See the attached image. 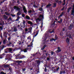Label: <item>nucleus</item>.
<instances>
[{
  "label": "nucleus",
  "instance_id": "f257e3e1",
  "mask_svg": "<svg viewBox=\"0 0 74 74\" xmlns=\"http://www.w3.org/2000/svg\"><path fill=\"white\" fill-rule=\"evenodd\" d=\"M12 51V50L11 48H8L5 50V53H7L8 52V51L11 52Z\"/></svg>",
  "mask_w": 74,
  "mask_h": 74
},
{
  "label": "nucleus",
  "instance_id": "f03ea898",
  "mask_svg": "<svg viewBox=\"0 0 74 74\" xmlns=\"http://www.w3.org/2000/svg\"><path fill=\"white\" fill-rule=\"evenodd\" d=\"M16 10L18 11H19V12H18L17 14V15L18 16L20 15H21V8L17 7V9H16Z\"/></svg>",
  "mask_w": 74,
  "mask_h": 74
},
{
  "label": "nucleus",
  "instance_id": "7ed1b4c3",
  "mask_svg": "<svg viewBox=\"0 0 74 74\" xmlns=\"http://www.w3.org/2000/svg\"><path fill=\"white\" fill-rule=\"evenodd\" d=\"M57 49L58 50L56 51V53H59V52H60L62 51V49H61L60 47H57Z\"/></svg>",
  "mask_w": 74,
  "mask_h": 74
},
{
  "label": "nucleus",
  "instance_id": "20e7f679",
  "mask_svg": "<svg viewBox=\"0 0 74 74\" xmlns=\"http://www.w3.org/2000/svg\"><path fill=\"white\" fill-rule=\"evenodd\" d=\"M11 56H12L11 54L10 53H9V54H8L6 55V57L8 59H11V58H11Z\"/></svg>",
  "mask_w": 74,
  "mask_h": 74
},
{
  "label": "nucleus",
  "instance_id": "39448f33",
  "mask_svg": "<svg viewBox=\"0 0 74 74\" xmlns=\"http://www.w3.org/2000/svg\"><path fill=\"white\" fill-rule=\"evenodd\" d=\"M58 40L57 38L54 39L53 38H51L50 39V41L51 42H53V41H54V42H56V40Z\"/></svg>",
  "mask_w": 74,
  "mask_h": 74
},
{
  "label": "nucleus",
  "instance_id": "423d86ee",
  "mask_svg": "<svg viewBox=\"0 0 74 74\" xmlns=\"http://www.w3.org/2000/svg\"><path fill=\"white\" fill-rule=\"evenodd\" d=\"M66 35L67 37H69V38H71L72 40L73 39V37H72V36H71V35H70V34H69V35L68 34H66Z\"/></svg>",
  "mask_w": 74,
  "mask_h": 74
},
{
  "label": "nucleus",
  "instance_id": "0eeeda50",
  "mask_svg": "<svg viewBox=\"0 0 74 74\" xmlns=\"http://www.w3.org/2000/svg\"><path fill=\"white\" fill-rule=\"evenodd\" d=\"M41 19H40V18H37L36 20V23H37L38 24V23H39V22H40V21H41Z\"/></svg>",
  "mask_w": 74,
  "mask_h": 74
},
{
  "label": "nucleus",
  "instance_id": "6e6552de",
  "mask_svg": "<svg viewBox=\"0 0 74 74\" xmlns=\"http://www.w3.org/2000/svg\"><path fill=\"white\" fill-rule=\"evenodd\" d=\"M66 42L68 44H70V39H69L68 38H67L66 40Z\"/></svg>",
  "mask_w": 74,
  "mask_h": 74
},
{
  "label": "nucleus",
  "instance_id": "1a4fd4ad",
  "mask_svg": "<svg viewBox=\"0 0 74 74\" xmlns=\"http://www.w3.org/2000/svg\"><path fill=\"white\" fill-rule=\"evenodd\" d=\"M73 24H71L70 25V26L69 27V30H71L73 28Z\"/></svg>",
  "mask_w": 74,
  "mask_h": 74
},
{
  "label": "nucleus",
  "instance_id": "9d476101",
  "mask_svg": "<svg viewBox=\"0 0 74 74\" xmlns=\"http://www.w3.org/2000/svg\"><path fill=\"white\" fill-rule=\"evenodd\" d=\"M23 11L25 13H26L27 12V10H26V9L25 8V6H24L23 8Z\"/></svg>",
  "mask_w": 74,
  "mask_h": 74
},
{
  "label": "nucleus",
  "instance_id": "9b49d317",
  "mask_svg": "<svg viewBox=\"0 0 74 74\" xmlns=\"http://www.w3.org/2000/svg\"><path fill=\"white\" fill-rule=\"evenodd\" d=\"M27 23L28 24L30 25H33V23H32V22L30 21H27Z\"/></svg>",
  "mask_w": 74,
  "mask_h": 74
},
{
  "label": "nucleus",
  "instance_id": "f8f14e48",
  "mask_svg": "<svg viewBox=\"0 0 74 74\" xmlns=\"http://www.w3.org/2000/svg\"><path fill=\"white\" fill-rule=\"evenodd\" d=\"M5 47V46L4 45H2L0 46V50L1 51V50H3V49H4V48Z\"/></svg>",
  "mask_w": 74,
  "mask_h": 74
},
{
  "label": "nucleus",
  "instance_id": "ddd939ff",
  "mask_svg": "<svg viewBox=\"0 0 74 74\" xmlns=\"http://www.w3.org/2000/svg\"><path fill=\"white\" fill-rule=\"evenodd\" d=\"M25 18L26 19H27V20H30V17L27 15L25 16Z\"/></svg>",
  "mask_w": 74,
  "mask_h": 74
},
{
  "label": "nucleus",
  "instance_id": "4468645a",
  "mask_svg": "<svg viewBox=\"0 0 74 74\" xmlns=\"http://www.w3.org/2000/svg\"><path fill=\"white\" fill-rule=\"evenodd\" d=\"M16 63L18 64H19V63H22V61H16Z\"/></svg>",
  "mask_w": 74,
  "mask_h": 74
},
{
  "label": "nucleus",
  "instance_id": "2eb2a0df",
  "mask_svg": "<svg viewBox=\"0 0 74 74\" xmlns=\"http://www.w3.org/2000/svg\"><path fill=\"white\" fill-rule=\"evenodd\" d=\"M38 32H39V30H38L36 32V35H35L34 36V37H35L37 36V35L38 34Z\"/></svg>",
  "mask_w": 74,
  "mask_h": 74
},
{
  "label": "nucleus",
  "instance_id": "dca6fc26",
  "mask_svg": "<svg viewBox=\"0 0 74 74\" xmlns=\"http://www.w3.org/2000/svg\"><path fill=\"white\" fill-rule=\"evenodd\" d=\"M19 19H20V17L18 15L17 19L15 20V21H18Z\"/></svg>",
  "mask_w": 74,
  "mask_h": 74
},
{
  "label": "nucleus",
  "instance_id": "f3484780",
  "mask_svg": "<svg viewBox=\"0 0 74 74\" xmlns=\"http://www.w3.org/2000/svg\"><path fill=\"white\" fill-rule=\"evenodd\" d=\"M3 18L5 19H7V18H8V16H7L5 15H3Z\"/></svg>",
  "mask_w": 74,
  "mask_h": 74
},
{
  "label": "nucleus",
  "instance_id": "a211bd4d",
  "mask_svg": "<svg viewBox=\"0 0 74 74\" xmlns=\"http://www.w3.org/2000/svg\"><path fill=\"white\" fill-rule=\"evenodd\" d=\"M13 30L14 32H17V28H16V27H14Z\"/></svg>",
  "mask_w": 74,
  "mask_h": 74
},
{
  "label": "nucleus",
  "instance_id": "6ab92c4d",
  "mask_svg": "<svg viewBox=\"0 0 74 74\" xmlns=\"http://www.w3.org/2000/svg\"><path fill=\"white\" fill-rule=\"evenodd\" d=\"M71 7L68 8L67 10V12H70V10H71Z\"/></svg>",
  "mask_w": 74,
  "mask_h": 74
},
{
  "label": "nucleus",
  "instance_id": "aec40b11",
  "mask_svg": "<svg viewBox=\"0 0 74 74\" xmlns=\"http://www.w3.org/2000/svg\"><path fill=\"white\" fill-rule=\"evenodd\" d=\"M21 27H23V28H25L26 27V25L25 24H23L21 25V24H20Z\"/></svg>",
  "mask_w": 74,
  "mask_h": 74
},
{
  "label": "nucleus",
  "instance_id": "412c9836",
  "mask_svg": "<svg viewBox=\"0 0 74 74\" xmlns=\"http://www.w3.org/2000/svg\"><path fill=\"white\" fill-rule=\"evenodd\" d=\"M36 62L37 64H38V65H39L40 64V63H41V62L39 60H38Z\"/></svg>",
  "mask_w": 74,
  "mask_h": 74
},
{
  "label": "nucleus",
  "instance_id": "4be33fe9",
  "mask_svg": "<svg viewBox=\"0 0 74 74\" xmlns=\"http://www.w3.org/2000/svg\"><path fill=\"white\" fill-rule=\"evenodd\" d=\"M56 7V3H54L53 4V8H55V7Z\"/></svg>",
  "mask_w": 74,
  "mask_h": 74
},
{
  "label": "nucleus",
  "instance_id": "5701e85b",
  "mask_svg": "<svg viewBox=\"0 0 74 74\" xmlns=\"http://www.w3.org/2000/svg\"><path fill=\"white\" fill-rule=\"evenodd\" d=\"M27 48H25V49H24V52H25V53H26V52H27Z\"/></svg>",
  "mask_w": 74,
  "mask_h": 74
},
{
  "label": "nucleus",
  "instance_id": "b1692460",
  "mask_svg": "<svg viewBox=\"0 0 74 74\" xmlns=\"http://www.w3.org/2000/svg\"><path fill=\"white\" fill-rule=\"evenodd\" d=\"M20 58V56H17L16 57V59H21V58Z\"/></svg>",
  "mask_w": 74,
  "mask_h": 74
},
{
  "label": "nucleus",
  "instance_id": "393cba45",
  "mask_svg": "<svg viewBox=\"0 0 74 74\" xmlns=\"http://www.w3.org/2000/svg\"><path fill=\"white\" fill-rule=\"evenodd\" d=\"M20 59H23V58H25V56H23V55L21 56H20Z\"/></svg>",
  "mask_w": 74,
  "mask_h": 74
},
{
  "label": "nucleus",
  "instance_id": "a878e982",
  "mask_svg": "<svg viewBox=\"0 0 74 74\" xmlns=\"http://www.w3.org/2000/svg\"><path fill=\"white\" fill-rule=\"evenodd\" d=\"M3 66L5 67V68H6V67H9V65L6 64V65H3Z\"/></svg>",
  "mask_w": 74,
  "mask_h": 74
},
{
  "label": "nucleus",
  "instance_id": "bb28decb",
  "mask_svg": "<svg viewBox=\"0 0 74 74\" xmlns=\"http://www.w3.org/2000/svg\"><path fill=\"white\" fill-rule=\"evenodd\" d=\"M18 50H19V48H16L13 50V51H18Z\"/></svg>",
  "mask_w": 74,
  "mask_h": 74
},
{
  "label": "nucleus",
  "instance_id": "cd10ccee",
  "mask_svg": "<svg viewBox=\"0 0 74 74\" xmlns=\"http://www.w3.org/2000/svg\"><path fill=\"white\" fill-rule=\"evenodd\" d=\"M30 45H28L27 46V47H32V45H33V44H32V43H30Z\"/></svg>",
  "mask_w": 74,
  "mask_h": 74
},
{
  "label": "nucleus",
  "instance_id": "c85d7f7f",
  "mask_svg": "<svg viewBox=\"0 0 74 74\" xmlns=\"http://www.w3.org/2000/svg\"><path fill=\"white\" fill-rule=\"evenodd\" d=\"M65 13V12H62V13H61L60 15H61V16H63V15H64Z\"/></svg>",
  "mask_w": 74,
  "mask_h": 74
},
{
  "label": "nucleus",
  "instance_id": "c756f323",
  "mask_svg": "<svg viewBox=\"0 0 74 74\" xmlns=\"http://www.w3.org/2000/svg\"><path fill=\"white\" fill-rule=\"evenodd\" d=\"M51 4L50 3H49L48 4V5L46 6V7H51Z\"/></svg>",
  "mask_w": 74,
  "mask_h": 74
},
{
  "label": "nucleus",
  "instance_id": "7c9ffc66",
  "mask_svg": "<svg viewBox=\"0 0 74 74\" xmlns=\"http://www.w3.org/2000/svg\"><path fill=\"white\" fill-rule=\"evenodd\" d=\"M5 14H6V15H10V13H8L7 12H5Z\"/></svg>",
  "mask_w": 74,
  "mask_h": 74
},
{
  "label": "nucleus",
  "instance_id": "2f4dec72",
  "mask_svg": "<svg viewBox=\"0 0 74 74\" xmlns=\"http://www.w3.org/2000/svg\"><path fill=\"white\" fill-rule=\"evenodd\" d=\"M8 70H10V73H12V69L10 68H9V69H8Z\"/></svg>",
  "mask_w": 74,
  "mask_h": 74
},
{
  "label": "nucleus",
  "instance_id": "473e14b6",
  "mask_svg": "<svg viewBox=\"0 0 74 74\" xmlns=\"http://www.w3.org/2000/svg\"><path fill=\"white\" fill-rule=\"evenodd\" d=\"M6 43V40H4L3 41V43L4 44H5Z\"/></svg>",
  "mask_w": 74,
  "mask_h": 74
},
{
  "label": "nucleus",
  "instance_id": "72a5a7b5",
  "mask_svg": "<svg viewBox=\"0 0 74 74\" xmlns=\"http://www.w3.org/2000/svg\"><path fill=\"white\" fill-rule=\"evenodd\" d=\"M11 44H12V43H11V42H9V44L8 45V46H10V45H11Z\"/></svg>",
  "mask_w": 74,
  "mask_h": 74
},
{
  "label": "nucleus",
  "instance_id": "f704fd0d",
  "mask_svg": "<svg viewBox=\"0 0 74 74\" xmlns=\"http://www.w3.org/2000/svg\"><path fill=\"white\" fill-rule=\"evenodd\" d=\"M41 26H40V28H42V27H43V26L42 25H43V23H41Z\"/></svg>",
  "mask_w": 74,
  "mask_h": 74
},
{
  "label": "nucleus",
  "instance_id": "c9c22d12",
  "mask_svg": "<svg viewBox=\"0 0 74 74\" xmlns=\"http://www.w3.org/2000/svg\"><path fill=\"white\" fill-rule=\"evenodd\" d=\"M4 34H6V33L5 32H4V33H3V37H4V36H5V38L7 37V36H6V35H5V36H4Z\"/></svg>",
  "mask_w": 74,
  "mask_h": 74
},
{
  "label": "nucleus",
  "instance_id": "e433bc0d",
  "mask_svg": "<svg viewBox=\"0 0 74 74\" xmlns=\"http://www.w3.org/2000/svg\"><path fill=\"white\" fill-rule=\"evenodd\" d=\"M53 53H54V51H51V55H53Z\"/></svg>",
  "mask_w": 74,
  "mask_h": 74
},
{
  "label": "nucleus",
  "instance_id": "4c0bfd02",
  "mask_svg": "<svg viewBox=\"0 0 74 74\" xmlns=\"http://www.w3.org/2000/svg\"><path fill=\"white\" fill-rule=\"evenodd\" d=\"M0 74H6V73H4L3 72H1Z\"/></svg>",
  "mask_w": 74,
  "mask_h": 74
},
{
  "label": "nucleus",
  "instance_id": "58836bf2",
  "mask_svg": "<svg viewBox=\"0 0 74 74\" xmlns=\"http://www.w3.org/2000/svg\"><path fill=\"white\" fill-rule=\"evenodd\" d=\"M21 15L22 16V17H23V18H25V14H21Z\"/></svg>",
  "mask_w": 74,
  "mask_h": 74
},
{
  "label": "nucleus",
  "instance_id": "ea45409f",
  "mask_svg": "<svg viewBox=\"0 0 74 74\" xmlns=\"http://www.w3.org/2000/svg\"><path fill=\"white\" fill-rule=\"evenodd\" d=\"M54 26H55V25L54 24H52L51 25V27H54Z\"/></svg>",
  "mask_w": 74,
  "mask_h": 74
},
{
  "label": "nucleus",
  "instance_id": "a19ab883",
  "mask_svg": "<svg viewBox=\"0 0 74 74\" xmlns=\"http://www.w3.org/2000/svg\"><path fill=\"white\" fill-rule=\"evenodd\" d=\"M56 2H60V3L61 4L62 3V1H59V0H57L56 1Z\"/></svg>",
  "mask_w": 74,
  "mask_h": 74
},
{
  "label": "nucleus",
  "instance_id": "79ce46f5",
  "mask_svg": "<svg viewBox=\"0 0 74 74\" xmlns=\"http://www.w3.org/2000/svg\"><path fill=\"white\" fill-rule=\"evenodd\" d=\"M47 59L48 61H49V60H51V59L49 58L48 57L47 58Z\"/></svg>",
  "mask_w": 74,
  "mask_h": 74
},
{
  "label": "nucleus",
  "instance_id": "37998d69",
  "mask_svg": "<svg viewBox=\"0 0 74 74\" xmlns=\"http://www.w3.org/2000/svg\"><path fill=\"white\" fill-rule=\"evenodd\" d=\"M59 69H60L59 67H58L57 69H56V71L57 72H58V71H59Z\"/></svg>",
  "mask_w": 74,
  "mask_h": 74
},
{
  "label": "nucleus",
  "instance_id": "c03bdc74",
  "mask_svg": "<svg viewBox=\"0 0 74 74\" xmlns=\"http://www.w3.org/2000/svg\"><path fill=\"white\" fill-rule=\"evenodd\" d=\"M17 7H16V6H14V9L15 10V9H17Z\"/></svg>",
  "mask_w": 74,
  "mask_h": 74
},
{
  "label": "nucleus",
  "instance_id": "a18cd8bd",
  "mask_svg": "<svg viewBox=\"0 0 74 74\" xmlns=\"http://www.w3.org/2000/svg\"><path fill=\"white\" fill-rule=\"evenodd\" d=\"M11 15L12 17H14V16H15V15H13L12 14H11Z\"/></svg>",
  "mask_w": 74,
  "mask_h": 74
},
{
  "label": "nucleus",
  "instance_id": "49530a36",
  "mask_svg": "<svg viewBox=\"0 0 74 74\" xmlns=\"http://www.w3.org/2000/svg\"><path fill=\"white\" fill-rule=\"evenodd\" d=\"M34 7L35 8H37V6L36 5H34Z\"/></svg>",
  "mask_w": 74,
  "mask_h": 74
},
{
  "label": "nucleus",
  "instance_id": "de8ad7c7",
  "mask_svg": "<svg viewBox=\"0 0 74 74\" xmlns=\"http://www.w3.org/2000/svg\"><path fill=\"white\" fill-rule=\"evenodd\" d=\"M3 27L2 26H0V29H1V30H3Z\"/></svg>",
  "mask_w": 74,
  "mask_h": 74
},
{
  "label": "nucleus",
  "instance_id": "09e8293b",
  "mask_svg": "<svg viewBox=\"0 0 74 74\" xmlns=\"http://www.w3.org/2000/svg\"><path fill=\"white\" fill-rule=\"evenodd\" d=\"M40 17H41L42 18H44V16L42 15H40Z\"/></svg>",
  "mask_w": 74,
  "mask_h": 74
},
{
  "label": "nucleus",
  "instance_id": "8fccbe9b",
  "mask_svg": "<svg viewBox=\"0 0 74 74\" xmlns=\"http://www.w3.org/2000/svg\"><path fill=\"white\" fill-rule=\"evenodd\" d=\"M47 68H46V67H45V72H47Z\"/></svg>",
  "mask_w": 74,
  "mask_h": 74
},
{
  "label": "nucleus",
  "instance_id": "3c124183",
  "mask_svg": "<svg viewBox=\"0 0 74 74\" xmlns=\"http://www.w3.org/2000/svg\"><path fill=\"white\" fill-rule=\"evenodd\" d=\"M28 12L30 13H32V10H29L28 11Z\"/></svg>",
  "mask_w": 74,
  "mask_h": 74
},
{
  "label": "nucleus",
  "instance_id": "603ef678",
  "mask_svg": "<svg viewBox=\"0 0 74 74\" xmlns=\"http://www.w3.org/2000/svg\"><path fill=\"white\" fill-rule=\"evenodd\" d=\"M21 52H20L17 55V56H19V55H21Z\"/></svg>",
  "mask_w": 74,
  "mask_h": 74
},
{
  "label": "nucleus",
  "instance_id": "864d4df0",
  "mask_svg": "<svg viewBox=\"0 0 74 74\" xmlns=\"http://www.w3.org/2000/svg\"><path fill=\"white\" fill-rule=\"evenodd\" d=\"M5 55V51H4V53L1 55V56H4Z\"/></svg>",
  "mask_w": 74,
  "mask_h": 74
},
{
  "label": "nucleus",
  "instance_id": "5fc2aeb1",
  "mask_svg": "<svg viewBox=\"0 0 74 74\" xmlns=\"http://www.w3.org/2000/svg\"><path fill=\"white\" fill-rule=\"evenodd\" d=\"M64 10V7H63V8H62L61 10V11H63Z\"/></svg>",
  "mask_w": 74,
  "mask_h": 74
},
{
  "label": "nucleus",
  "instance_id": "6e6d98bb",
  "mask_svg": "<svg viewBox=\"0 0 74 74\" xmlns=\"http://www.w3.org/2000/svg\"><path fill=\"white\" fill-rule=\"evenodd\" d=\"M45 48V47L44 46H43V48H41V50H43V49H44V48Z\"/></svg>",
  "mask_w": 74,
  "mask_h": 74
},
{
  "label": "nucleus",
  "instance_id": "4d7b16f0",
  "mask_svg": "<svg viewBox=\"0 0 74 74\" xmlns=\"http://www.w3.org/2000/svg\"><path fill=\"white\" fill-rule=\"evenodd\" d=\"M25 31L26 32H27L28 31V29H25Z\"/></svg>",
  "mask_w": 74,
  "mask_h": 74
},
{
  "label": "nucleus",
  "instance_id": "13d9d810",
  "mask_svg": "<svg viewBox=\"0 0 74 74\" xmlns=\"http://www.w3.org/2000/svg\"><path fill=\"white\" fill-rule=\"evenodd\" d=\"M60 36H63V34H62V33H60Z\"/></svg>",
  "mask_w": 74,
  "mask_h": 74
},
{
  "label": "nucleus",
  "instance_id": "bf43d9fd",
  "mask_svg": "<svg viewBox=\"0 0 74 74\" xmlns=\"http://www.w3.org/2000/svg\"><path fill=\"white\" fill-rule=\"evenodd\" d=\"M62 21H63V20H62V19H60V22H61V23H62Z\"/></svg>",
  "mask_w": 74,
  "mask_h": 74
},
{
  "label": "nucleus",
  "instance_id": "052dcab7",
  "mask_svg": "<svg viewBox=\"0 0 74 74\" xmlns=\"http://www.w3.org/2000/svg\"><path fill=\"white\" fill-rule=\"evenodd\" d=\"M25 23H26V22H25V21H24L23 22V25H25Z\"/></svg>",
  "mask_w": 74,
  "mask_h": 74
},
{
  "label": "nucleus",
  "instance_id": "680f3d73",
  "mask_svg": "<svg viewBox=\"0 0 74 74\" xmlns=\"http://www.w3.org/2000/svg\"><path fill=\"white\" fill-rule=\"evenodd\" d=\"M22 70L23 71H25L26 70V69L25 68L23 69H22Z\"/></svg>",
  "mask_w": 74,
  "mask_h": 74
},
{
  "label": "nucleus",
  "instance_id": "e2e57ef3",
  "mask_svg": "<svg viewBox=\"0 0 74 74\" xmlns=\"http://www.w3.org/2000/svg\"><path fill=\"white\" fill-rule=\"evenodd\" d=\"M27 50L31 49V48H26Z\"/></svg>",
  "mask_w": 74,
  "mask_h": 74
},
{
  "label": "nucleus",
  "instance_id": "0e129e2a",
  "mask_svg": "<svg viewBox=\"0 0 74 74\" xmlns=\"http://www.w3.org/2000/svg\"><path fill=\"white\" fill-rule=\"evenodd\" d=\"M8 41H10V40H11V38L10 37H9L8 38Z\"/></svg>",
  "mask_w": 74,
  "mask_h": 74
},
{
  "label": "nucleus",
  "instance_id": "69168bd1",
  "mask_svg": "<svg viewBox=\"0 0 74 74\" xmlns=\"http://www.w3.org/2000/svg\"><path fill=\"white\" fill-rule=\"evenodd\" d=\"M63 73V71H60V74H62Z\"/></svg>",
  "mask_w": 74,
  "mask_h": 74
},
{
  "label": "nucleus",
  "instance_id": "338daca9",
  "mask_svg": "<svg viewBox=\"0 0 74 74\" xmlns=\"http://www.w3.org/2000/svg\"><path fill=\"white\" fill-rule=\"evenodd\" d=\"M60 16H62L61 15H60V16H59L58 17V19H60Z\"/></svg>",
  "mask_w": 74,
  "mask_h": 74
},
{
  "label": "nucleus",
  "instance_id": "774afa93",
  "mask_svg": "<svg viewBox=\"0 0 74 74\" xmlns=\"http://www.w3.org/2000/svg\"><path fill=\"white\" fill-rule=\"evenodd\" d=\"M60 16H62L61 15H60V16H59L58 17V19H60Z\"/></svg>",
  "mask_w": 74,
  "mask_h": 74
}]
</instances>
